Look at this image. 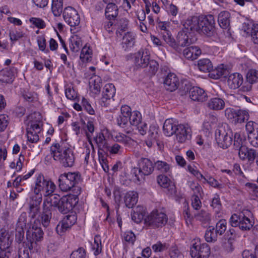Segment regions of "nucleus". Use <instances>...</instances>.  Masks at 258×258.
<instances>
[{
  "label": "nucleus",
  "mask_w": 258,
  "mask_h": 258,
  "mask_svg": "<svg viewBox=\"0 0 258 258\" xmlns=\"http://www.w3.org/2000/svg\"><path fill=\"white\" fill-rule=\"evenodd\" d=\"M51 156L58 161L65 167H72L75 162L74 153L70 148H62L58 143L53 144L50 147Z\"/></svg>",
  "instance_id": "obj_1"
},
{
  "label": "nucleus",
  "mask_w": 258,
  "mask_h": 258,
  "mask_svg": "<svg viewBox=\"0 0 258 258\" xmlns=\"http://www.w3.org/2000/svg\"><path fill=\"white\" fill-rule=\"evenodd\" d=\"M81 181V175L77 172L64 173L58 178V186L63 191L70 190Z\"/></svg>",
  "instance_id": "obj_2"
},
{
  "label": "nucleus",
  "mask_w": 258,
  "mask_h": 258,
  "mask_svg": "<svg viewBox=\"0 0 258 258\" xmlns=\"http://www.w3.org/2000/svg\"><path fill=\"white\" fill-rule=\"evenodd\" d=\"M215 139L219 147L227 148L232 142V132L227 124L220 125L215 131Z\"/></svg>",
  "instance_id": "obj_3"
},
{
  "label": "nucleus",
  "mask_w": 258,
  "mask_h": 258,
  "mask_svg": "<svg viewBox=\"0 0 258 258\" xmlns=\"http://www.w3.org/2000/svg\"><path fill=\"white\" fill-rule=\"evenodd\" d=\"M167 220V216L165 213L156 211H153L145 219V222L147 225L155 228L165 225Z\"/></svg>",
  "instance_id": "obj_4"
},
{
  "label": "nucleus",
  "mask_w": 258,
  "mask_h": 258,
  "mask_svg": "<svg viewBox=\"0 0 258 258\" xmlns=\"http://www.w3.org/2000/svg\"><path fill=\"white\" fill-rule=\"evenodd\" d=\"M199 29L198 33L203 34L208 36L211 35L214 29L215 20L214 16L209 15L199 17Z\"/></svg>",
  "instance_id": "obj_5"
},
{
  "label": "nucleus",
  "mask_w": 258,
  "mask_h": 258,
  "mask_svg": "<svg viewBox=\"0 0 258 258\" xmlns=\"http://www.w3.org/2000/svg\"><path fill=\"white\" fill-rule=\"evenodd\" d=\"M225 113L227 118L234 123H242L248 119V114L245 110L228 108L225 109Z\"/></svg>",
  "instance_id": "obj_6"
},
{
  "label": "nucleus",
  "mask_w": 258,
  "mask_h": 258,
  "mask_svg": "<svg viewBox=\"0 0 258 258\" xmlns=\"http://www.w3.org/2000/svg\"><path fill=\"white\" fill-rule=\"evenodd\" d=\"M78 202L77 197L74 195L63 196L60 198L56 208L59 212L66 214L72 210Z\"/></svg>",
  "instance_id": "obj_7"
},
{
  "label": "nucleus",
  "mask_w": 258,
  "mask_h": 258,
  "mask_svg": "<svg viewBox=\"0 0 258 258\" xmlns=\"http://www.w3.org/2000/svg\"><path fill=\"white\" fill-rule=\"evenodd\" d=\"M190 252L192 258H209L211 253L210 248L208 244L197 242L192 244Z\"/></svg>",
  "instance_id": "obj_8"
},
{
  "label": "nucleus",
  "mask_w": 258,
  "mask_h": 258,
  "mask_svg": "<svg viewBox=\"0 0 258 258\" xmlns=\"http://www.w3.org/2000/svg\"><path fill=\"white\" fill-rule=\"evenodd\" d=\"M63 17L65 22L71 27L75 28L80 23V18L78 12L71 7L64 9L63 12Z\"/></svg>",
  "instance_id": "obj_9"
},
{
  "label": "nucleus",
  "mask_w": 258,
  "mask_h": 258,
  "mask_svg": "<svg viewBox=\"0 0 258 258\" xmlns=\"http://www.w3.org/2000/svg\"><path fill=\"white\" fill-rule=\"evenodd\" d=\"M77 215L74 213H71L66 216L59 222L56 227V232L61 235L67 230L70 229L77 221Z\"/></svg>",
  "instance_id": "obj_10"
},
{
  "label": "nucleus",
  "mask_w": 258,
  "mask_h": 258,
  "mask_svg": "<svg viewBox=\"0 0 258 258\" xmlns=\"http://www.w3.org/2000/svg\"><path fill=\"white\" fill-rule=\"evenodd\" d=\"M175 135L176 139L179 143H185L190 139L191 130L188 125L179 124Z\"/></svg>",
  "instance_id": "obj_11"
},
{
  "label": "nucleus",
  "mask_w": 258,
  "mask_h": 258,
  "mask_svg": "<svg viewBox=\"0 0 258 258\" xmlns=\"http://www.w3.org/2000/svg\"><path fill=\"white\" fill-rule=\"evenodd\" d=\"M168 23L159 22L158 23V28L160 30V33L164 41L172 47H177L175 40L172 36L170 32L167 29Z\"/></svg>",
  "instance_id": "obj_12"
},
{
  "label": "nucleus",
  "mask_w": 258,
  "mask_h": 258,
  "mask_svg": "<svg viewBox=\"0 0 258 258\" xmlns=\"http://www.w3.org/2000/svg\"><path fill=\"white\" fill-rule=\"evenodd\" d=\"M157 182L161 187L166 189L167 194L173 195L175 194L176 190L175 185L166 176L159 175L157 177Z\"/></svg>",
  "instance_id": "obj_13"
},
{
  "label": "nucleus",
  "mask_w": 258,
  "mask_h": 258,
  "mask_svg": "<svg viewBox=\"0 0 258 258\" xmlns=\"http://www.w3.org/2000/svg\"><path fill=\"white\" fill-rule=\"evenodd\" d=\"M191 39L189 38V36L184 31L179 32L177 36V42L175 41V43L177 47H173L177 52L181 51L180 47L188 46L192 43Z\"/></svg>",
  "instance_id": "obj_14"
},
{
  "label": "nucleus",
  "mask_w": 258,
  "mask_h": 258,
  "mask_svg": "<svg viewBox=\"0 0 258 258\" xmlns=\"http://www.w3.org/2000/svg\"><path fill=\"white\" fill-rule=\"evenodd\" d=\"M44 197L43 210L46 211H50L52 207H56L60 200L59 195L53 193Z\"/></svg>",
  "instance_id": "obj_15"
},
{
  "label": "nucleus",
  "mask_w": 258,
  "mask_h": 258,
  "mask_svg": "<svg viewBox=\"0 0 258 258\" xmlns=\"http://www.w3.org/2000/svg\"><path fill=\"white\" fill-rule=\"evenodd\" d=\"M179 126L178 122L173 118L167 119L163 124V133L166 136L170 137L175 134Z\"/></svg>",
  "instance_id": "obj_16"
},
{
  "label": "nucleus",
  "mask_w": 258,
  "mask_h": 258,
  "mask_svg": "<svg viewBox=\"0 0 258 258\" xmlns=\"http://www.w3.org/2000/svg\"><path fill=\"white\" fill-rule=\"evenodd\" d=\"M47 179L45 178L43 175L40 174L37 176L35 186L33 189V193L35 195L32 197L42 200V195L41 191H43Z\"/></svg>",
  "instance_id": "obj_17"
},
{
  "label": "nucleus",
  "mask_w": 258,
  "mask_h": 258,
  "mask_svg": "<svg viewBox=\"0 0 258 258\" xmlns=\"http://www.w3.org/2000/svg\"><path fill=\"white\" fill-rule=\"evenodd\" d=\"M17 73V69L15 67L2 70L0 71V83H12Z\"/></svg>",
  "instance_id": "obj_18"
},
{
  "label": "nucleus",
  "mask_w": 258,
  "mask_h": 258,
  "mask_svg": "<svg viewBox=\"0 0 258 258\" xmlns=\"http://www.w3.org/2000/svg\"><path fill=\"white\" fill-rule=\"evenodd\" d=\"M179 84L178 79L174 73H169L164 81V85L165 89L170 92L175 91Z\"/></svg>",
  "instance_id": "obj_19"
},
{
  "label": "nucleus",
  "mask_w": 258,
  "mask_h": 258,
  "mask_svg": "<svg viewBox=\"0 0 258 258\" xmlns=\"http://www.w3.org/2000/svg\"><path fill=\"white\" fill-rule=\"evenodd\" d=\"M115 88L112 84H106L102 91V97L100 99V104L102 106H106V102L110 99L115 95Z\"/></svg>",
  "instance_id": "obj_20"
},
{
  "label": "nucleus",
  "mask_w": 258,
  "mask_h": 258,
  "mask_svg": "<svg viewBox=\"0 0 258 258\" xmlns=\"http://www.w3.org/2000/svg\"><path fill=\"white\" fill-rule=\"evenodd\" d=\"M139 166L142 175H149L154 171L155 166L152 161L148 158H143L139 162Z\"/></svg>",
  "instance_id": "obj_21"
},
{
  "label": "nucleus",
  "mask_w": 258,
  "mask_h": 258,
  "mask_svg": "<svg viewBox=\"0 0 258 258\" xmlns=\"http://www.w3.org/2000/svg\"><path fill=\"white\" fill-rule=\"evenodd\" d=\"M189 95L194 101L203 102L207 99V95L205 91L198 87H192L189 90Z\"/></svg>",
  "instance_id": "obj_22"
},
{
  "label": "nucleus",
  "mask_w": 258,
  "mask_h": 258,
  "mask_svg": "<svg viewBox=\"0 0 258 258\" xmlns=\"http://www.w3.org/2000/svg\"><path fill=\"white\" fill-rule=\"evenodd\" d=\"M159 137V128L155 125H151L148 132V136L145 140L146 145L151 148L156 143Z\"/></svg>",
  "instance_id": "obj_23"
},
{
  "label": "nucleus",
  "mask_w": 258,
  "mask_h": 258,
  "mask_svg": "<svg viewBox=\"0 0 258 258\" xmlns=\"http://www.w3.org/2000/svg\"><path fill=\"white\" fill-rule=\"evenodd\" d=\"M228 76L227 85L230 89H237L242 85L243 80L241 74L235 73Z\"/></svg>",
  "instance_id": "obj_24"
},
{
  "label": "nucleus",
  "mask_w": 258,
  "mask_h": 258,
  "mask_svg": "<svg viewBox=\"0 0 258 258\" xmlns=\"http://www.w3.org/2000/svg\"><path fill=\"white\" fill-rule=\"evenodd\" d=\"M239 158L244 160L247 159L249 162H253L257 155L255 150L249 149L247 147H242L238 152Z\"/></svg>",
  "instance_id": "obj_25"
},
{
  "label": "nucleus",
  "mask_w": 258,
  "mask_h": 258,
  "mask_svg": "<svg viewBox=\"0 0 258 258\" xmlns=\"http://www.w3.org/2000/svg\"><path fill=\"white\" fill-rule=\"evenodd\" d=\"M150 57L147 52L142 50L136 54L135 63L137 66L146 68L148 65Z\"/></svg>",
  "instance_id": "obj_26"
},
{
  "label": "nucleus",
  "mask_w": 258,
  "mask_h": 258,
  "mask_svg": "<svg viewBox=\"0 0 258 258\" xmlns=\"http://www.w3.org/2000/svg\"><path fill=\"white\" fill-rule=\"evenodd\" d=\"M229 73V71L227 68L224 64H221L214 69L212 68L209 75L211 78L214 79H218L222 77H226Z\"/></svg>",
  "instance_id": "obj_27"
},
{
  "label": "nucleus",
  "mask_w": 258,
  "mask_h": 258,
  "mask_svg": "<svg viewBox=\"0 0 258 258\" xmlns=\"http://www.w3.org/2000/svg\"><path fill=\"white\" fill-rule=\"evenodd\" d=\"M201 54V49L196 46L187 47L183 51V54L184 57L191 60L197 59Z\"/></svg>",
  "instance_id": "obj_28"
},
{
  "label": "nucleus",
  "mask_w": 258,
  "mask_h": 258,
  "mask_svg": "<svg viewBox=\"0 0 258 258\" xmlns=\"http://www.w3.org/2000/svg\"><path fill=\"white\" fill-rule=\"evenodd\" d=\"M123 200L126 207L132 208L137 203L138 194L137 192L130 191L125 194Z\"/></svg>",
  "instance_id": "obj_29"
},
{
  "label": "nucleus",
  "mask_w": 258,
  "mask_h": 258,
  "mask_svg": "<svg viewBox=\"0 0 258 258\" xmlns=\"http://www.w3.org/2000/svg\"><path fill=\"white\" fill-rule=\"evenodd\" d=\"M136 42V36L131 32H128L124 35L122 38V46L125 50H128L133 47Z\"/></svg>",
  "instance_id": "obj_30"
},
{
  "label": "nucleus",
  "mask_w": 258,
  "mask_h": 258,
  "mask_svg": "<svg viewBox=\"0 0 258 258\" xmlns=\"http://www.w3.org/2000/svg\"><path fill=\"white\" fill-rule=\"evenodd\" d=\"M199 17H192L188 18L184 23L183 27L185 29L188 31H191L193 32H197L198 33L199 29Z\"/></svg>",
  "instance_id": "obj_31"
},
{
  "label": "nucleus",
  "mask_w": 258,
  "mask_h": 258,
  "mask_svg": "<svg viewBox=\"0 0 258 258\" xmlns=\"http://www.w3.org/2000/svg\"><path fill=\"white\" fill-rule=\"evenodd\" d=\"M32 203H30L29 206V216L34 219L40 211V204L42 202V199L32 197Z\"/></svg>",
  "instance_id": "obj_32"
},
{
  "label": "nucleus",
  "mask_w": 258,
  "mask_h": 258,
  "mask_svg": "<svg viewBox=\"0 0 258 258\" xmlns=\"http://www.w3.org/2000/svg\"><path fill=\"white\" fill-rule=\"evenodd\" d=\"M250 213L249 211H246L245 213H241V219L239 221V227L243 231L249 230L253 226V222L245 216L246 213Z\"/></svg>",
  "instance_id": "obj_33"
},
{
  "label": "nucleus",
  "mask_w": 258,
  "mask_h": 258,
  "mask_svg": "<svg viewBox=\"0 0 258 258\" xmlns=\"http://www.w3.org/2000/svg\"><path fill=\"white\" fill-rule=\"evenodd\" d=\"M89 85L91 91L95 94H98L100 92L102 86L101 78L98 76L91 78L89 81Z\"/></svg>",
  "instance_id": "obj_34"
},
{
  "label": "nucleus",
  "mask_w": 258,
  "mask_h": 258,
  "mask_svg": "<svg viewBox=\"0 0 258 258\" xmlns=\"http://www.w3.org/2000/svg\"><path fill=\"white\" fill-rule=\"evenodd\" d=\"M230 17V14L227 11H222L219 14L218 20L221 28L226 29L229 26Z\"/></svg>",
  "instance_id": "obj_35"
},
{
  "label": "nucleus",
  "mask_w": 258,
  "mask_h": 258,
  "mask_svg": "<svg viewBox=\"0 0 258 258\" xmlns=\"http://www.w3.org/2000/svg\"><path fill=\"white\" fill-rule=\"evenodd\" d=\"M118 9L115 4L113 3H109L105 10V15L106 17L109 19H114L118 15Z\"/></svg>",
  "instance_id": "obj_36"
},
{
  "label": "nucleus",
  "mask_w": 258,
  "mask_h": 258,
  "mask_svg": "<svg viewBox=\"0 0 258 258\" xmlns=\"http://www.w3.org/2000/svg\"><path fill=\"white\" fill-rule=\"evenodd\" d=\"M208 106L210 109L213 110H221L225 106V102L221 98H213L209 101Z\"/></svg>",
  "instance_id": "obj_37"
},
{
  "label": "nucleus",
  "mask_w": 258,
  "mask_h": 258,
  "mask_svg": "<svg viewBox=\"0 0 258 258\" xmlns=\"http://www.w3.org/2000/svg\"><path fill=\"white\" fill-rule=\"evenodd\" d=\"M82 46V40L77 35L72 36L70 39V47L74 52H78Z\"/></svg>",
  "instance_id": "obj_38"
},
{
  "label": "nucleus",
  "mask_w": 258,
  "mask_h": 258,
  "mask_svg": "<svg viewBox=\"0 0 258 258\" xmlns=\"http://www.w3.org/2000/svg\"><path fill=\"white\" fill-rule=\"evenodd\" d=\"M198 67L201 71L205 73H210L213 68L211 61L208 58L199 60L198 63Z\"/></svg>",
  "instance_id": "obj_39"
},
{
  "label": "nucleus",
  "mask_w": 258,
  "mask_h": 258,
  "mask_svg": "<svg viewBox=\"0 0 258 258\" xmlns=\"http://www.w3.org/2000/svg\"><path fill=\"white\" fill-rule=\"evenodd\" d=\"M63 2L62 0H52L51 10L55 17L60 16L62 12Z\"/></svg>",
  "instance_id": "obj_40"
},
{
  "label": "nucleus",
  "mask_w": 258,
  "mask_h": 258,
  "mask_svg": "<svg viewBox=\"0 0 258 258\" xmlns=\"http://www.w3.org/2000/svg\"><path fill=\"white\" fill-rule=\"evenodd\" d=\"M83 130L85 132L86 136L88 139L90 144L92 148L94 149V146L91 140V135L94 132V125L92 121H88L87 123L84 122Z\"/></svg>",
  "instance_id": "obj_41"
},
{
  "label": "nucleus",
  "mask_w": 258,
  "mask_h": 258,
  "mask_svg": "<svg viewBox=\"0 0 258 258\" xmlns=\"http://www.w3.org/2000/svg\"><path fill=\"white\" fill-rule=\"evenodd\" d=\"M43 232L41 228L32 226V231L31 232L32 240H30L31 244L33 242L40 241L43 238Z\"/></svg>",
  "instance_id": "obj_42"
},
{
  "label": "nucleus",
  "mask_w": 258,
  "mask_h": 258,
  "mask_svg": "<svg viewBox=\"0 0 258 258\" xmlns=\"http://www.w3.org/2000/svg\"><path fill=\"white\" fill-rule=\"evenodd\" d=\"M196 218L203 224H208L211 221V215L206 211L202 210L195 215Z\"/></svg>",
  "instance_id": "obj_43"
},
{
  "label": "nucleus",
  "mask_w": 258,
  "mask_h": 258,
  "mask_svg": "<svg viewBox=\"0 0 258 258\" xmlns=\"http://www.w3.org/2000/svg\"><path fill=\"white\" fill-rule=\"evenodd\" d=\"M154 166L156 169L161 173H166L170 172V166L166 162L158 160L155 163Z\"/></svg>",
  "instance_id": "obj_44"
},
{
  "label": "nucleus",
  "mask_w": 258,
  "mask_h": 258,
  "mask_svg": "<svg viewBox=\"0 0 258 258\" xmlns=\"http://www.w3.org/2000/svg\"><path fill=\"white\" fill-rule=\"evenodd\" d=\"M217 234L213 227H209L205 235V239L208 242L215 241L217 240Z\"/></svg>",
  "instance_id": "obj_45"
},
{
  "label": "nucleus",
  "mask_w": 258,
  "mask_h": 258,
  "mask_svg": "<svg viewBox=\"0 0 258 258\" xmlns=\"http://www.w3.org/2000/svg\"><path fill=\"white\" fill-rule=\"evenodd\" d=\"M56 188V186L54 183L50 179H47L46 181L44 189L43 190L44 192V196H48L50 194L53 193Z\"/></svg>",
  "instance_id": "obj_46"
},
{
  "label": "nucleus",
  "mask_w": 258,
  "mask_h": 258,
  "mask_svg": "<svg viewBox=\"0 0 258 258\" xmlns=\"http://www.w3.org/2000/svg\"><path fill=\"white\" fill-rule=\"evenodd\" d=\"M142 116L139 111H134L128 117L131 124L137 126L141 122Z\"/></svg>",
  "instance_id": "obj_47"
},
{
  "label": "nucleus",
  "mask_w": 258,
  "mask_h": 258,
  "mask_svg": "<svg viewBox=\"0 0 258 258\" xmlns=\"http://www.w3.org/2000/svg\"><path fill=\"white\" fill-rule=\"evenodd\" d=\"M246 80L250 84H253L258 81V71L254 69L249 70L246 75Z\"/></svg>",
  "instance_id": "obj_48"
},
{
  "label": "nucleus",
  "mask_w": 258,
  "mask_h": 258,
  "mask_svg": "<svg viewBox=\"0 0 258 258\" xmlns=\"http://www.w3.org/2000/svg\"><path fill=\"white\" fill-rule=\"evenodd\" d=\"M227 222L224 219L220 220L216 224L215 230L217 234L222 235L227 228Z\"/></svg>",
  "instance_id": "obj_49"
},
{
  "label": "nucleus",
  "mask_w": 258,
  "mask_h": 258,
  "mask_svg": "<svg viewBox=\"0 0 258 258\" xmlns=\"http://www.w3.org/2000/svg\"><path fill=\"white\" fill-rule=\"evenodd\" d=\"M92 248L94 250V254L95 255H98L101 252L102 246L100 236L96 235L95 236Z\"/></svg>",
  "instance_id": "obj_50"
},
{
  "label": "nucleus",
  "mask_w": 258,
  "mask_h": 258,
  "mask_svg": "<svg viewBox=\"0 0 258 258\" xmlns=\"http://www.w3.org/2000/svg\"><path fill=\"white\" fill-rule=\"evenodd\" d=\"M146 68L149 75H154L158 71V63L154 60H151L149 61L148 65L147 66Z\"/></svg>",
  "instance_id": "obj_51"
},
{
  "label": "nucleus",
  "mask_w": 258,
  "mask_h": 258,
  "mask_svg": "<svg viewBox=\"0 0 258 258\" xmlns=\"http://www.w3.org/2000/svg\"><path fill=\"white\" fill-rule=\"evenodd\" d=\"M107 151L110 154H121L123 148L117 143H114L110 146L107 147Z\"/></svg>",
  "instance_id": "obj_52"
},
{
  "label": "nucleus",
  "mask_w": 258,
  "mask_h": 258,
  "mask_svg": "<svg viewBox=\"0 0 258 258\" xmlns=\"http://www.w3.org/2000/svg\"><path fill=\"white\" fill-rule=\"evenodd\" d=\"M114 140L117 142L126 145L130 143L131 138L123 134L118 133L114 137Z\"/></svg>",
  "instance_id": "obj_53"
},
{
  "label": "nucleus",
  "mask_w": 258,
  "mask_h": 258,
  "mask_svg": "<svg viewBox=\"0 0 258 258\" xmlns=\"http://www.w3.org/2000/svg\"><path fill=\"white\" fill-rule=\"evenodd\" d=\"M98 157L99 161L101 165L103 170L105 172H107L109 171V166L108 165L107 159L106 156L103 155L102 153L98 152Z\"/></svg>",
  "instance_id": "obj_54"
},
{
  "label": "nucleus",
  "mask_w": 258,
  "mask_h": 258,
  "mask_svg": "<svg viewBox=\"0 0 258 258\" xmlns=\"http://www.w3.org/2000/svg\"><path fill=\"white\" fill-rule=\"evenodd\" d=\"M27 213L26 212H23L18 219L16 227L23 228H26L28 227L29 224L27 223Z\"/></svg>",
  "instance_id": "obj_55"
},
{
  "label": "nucleus",
  "mask_w": 258,
  "mask_h": 258,
  "mask_svg": "<svg viewBox=\"0 0 258 258\" xmlns=\"http://www.w3.org/2000/svg\"><path fill=\"white\" fill-rule=\"evenodd\" d=\"M43 213L42 214V224L45 227H47L50 223L51 218V213L50 211H46L43 210Z\"/></svg>",
  "instance_id": "obj_56"
},
{
  "label": "nucleus",
  "mask_w": 258,
  "mask_h": 258,
  "mask_svg": "<svg viewBox=\"0 0 258 258\" xmlns=\"http://www.w3.org/2000/svg\"><path fill=\"white\" fill-rule=\"evenodd\" d=\"M248 140L251 145L254 147H258V128L255 129L254 133L249 135Z\"/></svg>",
  "instance_id": "obj_57"
},
{
  "label": "nucleus",
  "mask_w": 258,
  "mask_h": 258,
  "mask_svg": "<svg viewBox=\"0 0 258 258\" xmlns=\"http://www.w3.org/2000/svg\"><path fill=\"white\" fill-rule=\"evenodd\" d=\"M233 146L236 149L238 150L239 151L242 147H245V146L243 145V141L240 138V135L239 133H235L234 135V139Z\"/></svg>",
  "instance_id": "obj_58"
},
{
  "label": "nucleus",
  "mask_w": 258,
  "mask_h": 258,
  "mask_svg": "<svg viewBox=\"0 0 258 258\" xmlns=\"http://www.w3.org/2000/svg\"><path fill=\"white\" fill-rule=\"evenodd\" d=\"M94 140L99 149L102 147H104L106 145L105 137L102 133H99L96 137L94 138Z\"/></svg>",
  "instance_id": "obj_59"
},
{
  "label": "nucleus",
  "mask_w": 258,
  "mask_h": 258,
  "mask_svg": "<svg viewBox=\"0 0 258 258\" xmlns=\"http://www.w3.org/2000/svg\"><path fill=\"white\" fill-rule=\"evenodd\" d=\"M29 21L32 24L39 29H43L46 26L44 21L39 18H31Z\"/></svg>",
  "instance_id": "obj_60"
},
{
  "label": "nucleus",
  "mask_w": 258,
  "mask_h": 258,
  "mask_svg": "<svg viewBox=\"0 0 258 258\" xmlns=\"http://www.w3.org/2000/svg\"><path fill=\"white\" fill-rule=\"evenodd\" d=\"M24 34L22 31L12 30L9 32V36L11 41H16L24 37Z\"/></svg>",
  "instance_id": "obj_61"
},
{
  "label": "nucleus",
  "mask_w": 258,
  "mask_h": 258,
  "mask_svg": "<svg viewBox=\"0 0 258 258\" xmlns=\"http://www.w3.org/2000/svg\"><path fill=\"white\" fill-rule=\"evenodd\" d=\"M27 136L28 141L31 143H37L39 141V136L37 132H32L30 130H27Z\"/></svg>",
  "instance_id": "obj_62"
},
{
  "label": "nucleus",
  "mask_w": 258,
  "mask_h": 258,
  "mask_svg": "<svg viewBox=\"0 0 258 258\" xmlns=\"http://www.w3.org/2000/svg\"><path fill=\"white\" fill-rule=\"evenodd\" d=\"M83 108L90 114L94 115L95 110L91 106L89 101L85 98H83L81 102Z\"/></svg>",
  "instance_id": "obj_63"
},
{
  "label": "nucleus",
  "mask_w": 258,
  "mask_h": 258,
  "mask_svg": "<svg viewBox=\"0 0 258 258\" xmlns=\"http://www.w3.org/2000/svg\"><path fill=\"white\" fill-rule=\"evenodd\" d=\"M70 258H86L85 249L82 247L72 252Z\"/></svg>",
  "instance_id": "obj_64"
}]
</instances>
